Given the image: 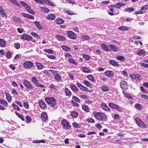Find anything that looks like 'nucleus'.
<instances>
[{"label": "nucleus", "instance_id": "603ef678", "mask_svg": "<svg viewBox=\"0 0 148 148\" xmlns=\"http://www.w3.org/2000/svg\"><path fill=\"white\" fill-rule=\"evenodd\" d=\"M12 107L15 110L18 111H19L20 110V108L15 104L13 103L12 104Z\"/></svg>", "mask_w": 148, "mask_h": 148}, {"label": "nucleus", "instance_id": "69168bd1", "mask_svg": "<svg viewBox=\"0 0 148 148\" xmlns=\"http://www.w3.org/2000/svg\"><path fill=\"white\" fill-rule=\"evenodd\" d=\"M148 8V5H145L143 7H142L141 8V10H146Z\"/></svg>", "mask_w": 148, "mask_h": 148}, {"label": "nucleus", "instance_id": "5fc2aeb1", "mask_svg": "<svg viewBox=\"0 0 148 148\" xmlns=\"http://www.w3.org/2000/svg\"><path fill=\"white\" fill-rule=\"evenodd\" d=\"M72 99L78 103H79L80 101V100H79V99L77 97L73 96V97Z\"/></svg>", "mask_w": 148, "mask_h": 148}, {"label": "nucleus", "instance_id": "f8f14e48", "mask_svg": "<svg viewBox=\"0 0 148 148\" xmlns=\"http://www.w3.org/2000/svg\"><path fill=\"white\" fill-rule=\"evenodd\" d=\"M120 86L121 88L123 90L127 89L128 85L127 82L124 80H122L120 83Z\"/></svg>", "mask_w": 148, "mask_h": 148}, {"label": "nucleus", "instance_id": "ddd939ff", "mask_svg": "<svg viewBox=\"0 0 148 148\" xmlns=\"http://www.w3.org/2000/svg\"><path fill=\"white\" fill-rule=\"evenodd\" d=\"M108 51L112 50L113 51H117L118 50V49L116 47L111 45H110L108 46Z\"/></svg>", "mask_w": 148, "mask_h": 148}, {"label": "nucleus", "instance_id": "052dcab7", "mask_svg": "<svg viewBox=\"0 0 148 148\" xmlns=\"http://www.w3.org/2000/svg\"><path fill=\"white\" fill-rule=\"evenodd\" d=\"M134 9L133 8H129L126 9V11H127L133 12L134 11Z\"/></svg>", "mask_w": 148, "mask_h": 148}, {"label": "nucleus", "instance_id": "7c9ffc66", "mask_svg": "<svg viewBox=\"0 0 148 148\" xmlns=\"http://www.w3.org/2000/svg\"><path fill=\"white\" fill-rule=\"evenodd\" d=\"M101 46L103 50L108 51V46H107L103 43L101 44Z\"/></svg>", "mask_w": 148, "mask_h": 148}, {"label": "nucleus", "instance_id": "f257e3e1", "mask_svg": "<svg viewBox=\"0 0 148 148\" xmlns=\"http://www.w3.org/2000/svg\"><path fill=\"white\" fill-rule=\"evenodd\" d=\"M95 118L100 121H106L107 120V116L104 113L101 112H96L95 111L93 112Z\"/></svg>", "mask_w": 148, "mask_h": 148}, {"label": "nucleus", "instance_id": "09e8293b", "mask_svg": "<svg viewBox=\"0 0 148 148\" xmlns=\"http://www.w3.org/2000/svg\"><path fill=\"white\" fill-rule=\"evenodd\" d=\"M44 51H45L47 53L51 54H52L54 52V51L53 50L50 49H45L44 50Z\"/></svg>", "mask_w": 148, "mask_h": 148}, {"label": "nucleus", "instance_id": "f704fd0d", "mask_svg": "<svg viewBox=\"0 0 148 148\" xmlns=\"http://www.w3.org/2000/svg\"><path fill=\"white\" fill-rule=\"evenodd\" d=\"M13 20L15 22L18 23H20L21 21V18H17L16 16H14L13 18Z\"/></svg>", "mask_w": 148, "mask_h": 148}, {"label": "nucleus", "instance_id": "4c0bfd02", "mask_svg": "<svg viewBox=\"0 0 148 148\" xmlns=\"http://www.w3.org/2000/svg\"><path fill=\"white\" fill-rule=\"evenodd\" d=\"M71 115L72 117L74 118H76L77 117L78 114L77 112L73 111L71 113Z\"/></svg>", "mask_w": 148, "mask_h": 148}, {"label": "nucleus", "instance_id": "f3484780", "mask_svg": "<svg viewBox=\"0 0 148 148\" xmlns=\"http://www.w3.org/2000/svg\"><path fill=\"white\" fill-rule=\"evenodd\" d=\"M39 104L40 106L42 108L45 109L46 107V104L43 101H40Z\"/></svg>", "mask_w": 148, "mask_h": 148}, {"label": "nucleus", "instance_id": "3c124183", "mask_svg": "<svg viewBox=\"0 0 148 148\" xmlns=\"http://www.w3.org/2000/svg\"><path fill=\"white\" fill-rule=\"evenodd\" d=\"M119 29L120 30L127 31L128 30V28L125 26H122L119 27Z\"/></svg>", "mask_w": 148, "mask_h": 148}, {"label": "nucleus", "instance_id": "4468645a", "mask_svg": "<svg viewBox=\"0 0 148 148\" xmlns=\"http://www.w3.org/2000/svg\"><path fill=\"white\" fill-rule=\"evenodd\" d=\"M41 118L42 119V121H46L48 119L46 113L45 112H42L41 115Z\"/></svg>", "mask_w": 148, "mask_h": 148}, {"label": "nucleus", "instance_id": "864d4df0", "mask_svg": "<svg viewBox=\"0 0 148 148\" xmlns=\"http://www.w3.org/2000/svg\"><path fill=\"white\" fill-rule=\"evenodd\" d=\"M82 90H83L84 91H88V89L86 88V87L83 86L82 85V87L80 88Z\"/></svg>", "mask_w": 148, "mask_h": 148}, {"label": "nucleus", "instance_id": "c756f323", "mask_svg": "<svg viewBox=\"0 0 148 148\" xmlns=\"http://www.w3.org/2000/svg\"><path fill=\"white\" fill-rule=\"evenodd\" d=\"M34 23L36 25L37 28L38 29H42V27L39 22L37 21H35L34 22Z\"/></svg>", "mask_w": 148, "mask_h": 148}, {"label": "nucleus", "instance_id": "a19ab883", "mask_svg": "<svg viewBox=\"0 0 148 148\" xmlns=\"http://www.w3.org/2000/svg\"><path fill=\"white\" fill-rule=\"evenodd\" d=\"M116 58L121 61H124L125 60V58L123 56H117Z\"/></svg>", "mask_w": 148, "mask_h": 148}, {"label": "nucleus", "instance_id": "20e7f679", "mask_svg": "<svg viewBox=\"0 0 148 148\" xmlns=\"http://www.w3.org/2000/svg\"><path fill=\"white\" fill-rule=\"evenodd\" d=\"M23 66L25 68L30 69L34 66V65L32 62L28 61L24 63Z\"/></svg>", "mask_w": 148, "mask_h": 148}, {"label": "nucleus", "instance_id": "412c9836", "mask_svg": "<svg viewBox=\"0 0 148 148\" xmlns=\"http://www.w3.org/2000/svg\"><path fill=\"white\" fill-rule=\"evenodd\" d=\"M109 63L112 65L114 66H119V64H118L117 62H116L115 61L113 60H110L109 61Z\"/></svg>", "mask_w": 148, "mask_h": 148}, {"label": "nucleus", "instance_id": "cd10ccee", "mask_svg": "<svg viewBox=\"0 0 148 148\" xmlns=\"http://www.w3.org/2000/svg\"><path fill=\"white\" fill-rule=\"evenodd\" d=\"M56 23L58 24H62L64 22V20L61 18L57 19L56 20Z\"/></svg>", "mask_w": 148, "mask_h": 148}, {"label": "nucleus", "instance_id": "2eb2a0df", "mask_svg": "<svg viewBox=\"0 0 148 148\" xmlns=\"http://www.w3.org/2000/svg\"><path fill=\"white\" fill-rule=\"evenodd\" d=\"M101 108L107 111H110V109L105 103H101Z\"/></svg>", "mask_w": 148, "mask_h": 148}, {"label": "nucleus", "instance_id": "c03bdc74", "mask_svg": "<svg viewBox=\"0 0 148 148\" xmlns=\"http://www.w3.org/2000/svg\"><path fill=\"white\" fill-rule=\"evenodd\" d=\"M15 114L20 118L21 119L22 121H24V119L23 116L22 115L17 112H15Z\"/></svg>", "mask_w": 148, "mask_h": 148}, {"label": "nucleus", "instance_id": "6e6552de", "mask_svg": "<svg viewBox=\"0 0 148 148\" xmlns=\"http://www.w3.org/2000/svg\"><path fill=\"white\" fill-rule=\"evenodd\" d=\"M21 39H24L27 41H31L33 38L31 36L26 34H24L21 35Z\"/></svg>", "mask_w": 148, "mask_h": 148}, {"label": "nucleus", "instance_id": "680f3d73", "mask_svg": "<svg viewBox=\"0 0 148 148\" xmlns=\"http://www.w3.org/2000/svg\"><path fill=\"white\" fill-rule=\"evenodd\" d=\"M11 53L10 52H8L6 53V57L8 58H10L11 57Z\"/></svg>", "mask_w": 148, "mask_h": 148}, {"label": "nucleus", "instance_id": "aec40b11", "mask_svg": "<svg viewBox=\"0 0 148 148\" xmlns=\"http://www.w3.org/2000/svg\"><path fill=\"white\" fill-rule=\"evenodd\" d=\"M65 92L66 95L67 96H70L71 95V93L70 90L67 88L65 89Z\"/></svg>", "mask_w": 148, "mask_h": 148}, {"label": "nucleus", "instance_id": "72a5a7b5", "mask_svg": "<svg viewBox=\"0 0 148 148\" xmlns=\"http://www.w3.org/2000/svg\"><path fill=\"white\" fill-rule=\"evenodd\" d=\"M57 38L59 40L62 41H64L65 40L66 38L64 36L58 35L56 36Z\"/></svg>", "mask_w": 148, "mask_h": 148}, {"label": "nucleus", "instance_id": "49530a36", "mask_svg": "<svg viewBox=\"0 0 148 148\" xmlns=\"http://www.w3.org/2000/svg\"><path fill=\"white\" fill-rule=\"evenodd\" d=\"M135 107L138 110H141L142 108V106L139 104H136L135 105Z\"/></svg>", "mask_w": 148, "mask_h": 148}, {"label": "nucleus", "instance_id": "9b49d317", "mask_svg": "<svg viewBox=\"0 0 148 148\" xmlns=\"http://www.w3.org/2000/svg\"><path fill=\"white\" fill-rule=\"evenodd\" d=\"M67 34L68 36L70 38L73 39H76V38L75 34L73 32L71 31H69L67 32Z\"/></svg>", "mask_w": 148, "mask_h": 148}, {"label": "nucleus", "instance_id": "f03ea898", "mask_svg": "<svg viewBox=\"0 0 148 148\" xmlns=\"http://www.w3.org/2000/svg\"><path fill=\"white\" fill-rule=\"evenodd\" d=\"M45 100L47 103L52 107H54L56 104V101L54 97H46Z\"/></svg>", "mask_w": 148, "mask_h": 148}, {"label": "nucleus", "instance_id": "0e129e2a", "mask_svg": "<svg viewBox=\"0 0 148 148\" xmlns=\"http://www.w3.org/2000/svg\"><path fill=\"white\" fill-rule=\"evenodd\" d=\"M119 117L120 116L118 114H115L114 115V118L115 120H119Z\"/></svg>", "mask_w": 148, "mask_h": 148}, {"label": "nucleus", "instance_id": "a878e982", "mask_svg": "<svg viewBox=\"0 0 148 148\" xmlns=\"http://www.w3.org/2000/svg\"><path fill=\"white\" fill-rule=\"evenodd\" d=\"M71 89L74 91L78 92V89L74 85L71 84Z\"/></svg>", "mask_w": 148, "mask_h": 148}, {"label": "nucleus", "instance_id": "6ab92c4d", "mask_svg": "<svg viewBox=\"0 0 148 148\" xmlns=\"http://www.w3.org/2000/svg\"><path fill=\"white\" fill-rule=\"evenodd\" d=\"M105 74L108 77H111L113 75V73L111 71H108L105 72Z\"/></svg>", "mask_w": 148, "mask_h": 148}, {"label": "nucleus", "instance_id": "b1692460", "mask_svg": "<svg viewBox=\"0 0 148 148\" xmlns=\"http://www.w3.org/2000/svg\"><path fill=\"white\" fill-rule=\"evenodd\" d=\"M82 71L86 73H89L91 72L90 70L85 67H83L82 68Z\"/></svg>", "mask_w": 148, "mask_h": 148}, {"label": "nucleus", "instance_id": "2f4dec72", "mask_svg": "<svg viewBox=\"0 0 148 148\" xmlns=\"http://www.w3.org/2000/svg\"><path fill=\"white\" fill-rule=\"evenodd\" d=\"M125 4L122 3H118L116 4V8H119L120 7L123 6L125 5Z\"/></svg>", "mask_w": 148, "mask_h": 148}, {"label": "nucleus", "instance_id": "7ed1b4c3", "mask_svg": "<svg viewBox=\"0 0 148 148\" xmlns=\"http://www.w3.org/2000/svg\"><path fill=\"white\" fill-rule=\"evenodd\" d=\"M50 71L53 74L56 80L58 82L60 81L61 79V77L60 74L58 73V71L52 69L50 70Z\"/></svg>", "mask_w": 148, "mask_h": 148}, {"label": "nucleus", "instance_id": "c9c22d12", "mask_svg": "<svg viewBox=\"0 0 148 148\" xmlns=\"http://www.w3.org/2000/svg\"><path fill=\"white\" fill-rule=\"evenodd\" d=\"M20 3L21 5L25 7L26 9H27V8H29V5L24 2L23 1H21Z\"/></svg>", "mask_w": 148, "mask_h": 148}, {"label": "nucleus", "instance_id": "bf43d9fd", "mask_svg": "<svg viewBox=\"0 0 148 148\" xmlns=\"http://www.w3.org/2000/svg\"><path fill=\"white\" fill-rule=\"evenodd\" d=\"M140 64L141 66H144L146 68H148V64H147L143 62H140Z\"/></svg>", "mask_w": 148, "mask_h": 148}, {"label": "nucleus", "instance_id": "79ce46f5", "mask_svg": "<svg viewBox=\"0 0 148 148\" xmlns=\"http://www.w3.org/2000/svg\"><path fill=\"white\" fill-rule=\"evenodd\" d=\"M84 84L86 86L89 87H91L92 85L89 82L86 81H84Z\"/></svg>", "mask_w": 148, "mask_h": 148}, {"label": "nucleus", "instance_id": "a18cd8bd", "mask_svg": "<svg viewBox=\"0 0 148 148\" xmlns=\"http://www.w3.org/2000/svg\"><path fill=\"white\" fill-rule=\"evenodd\" d=\"M26 10H27L28 12L29 13L32 14H34V12L32 9L30 8L29 6V8H27V9Z\"/></svg>", "mask_w": 148, "mask_h": 148}, {"label": "nucleus", "instance_id": "a211bd4d", "mask_svg": "<svg viewBox=\"0 0 148 148\" xmlns=\"http://www.w3.org/2000/svg\"><path fill=\"white\" fill-rule=\"evenodd\" d=\"M145 53L146 52L145 50L142 49H140L137 52V53L138 55L140 56L145 55Z\"/></svg>", "mask_w": 148, "mask_h": 148}, {"label": "nucleus", "instance_id": "1a4fd4ad", "mask_svg": "<svg viewBox=\"0 0 148 148\" xmlns=\"http://www.w3.org/2000/svg\"><path fill=\"white\" fill-rule=\"evenodd\" d=\"M135 121L138 125L142 128L144 127L145 125L143 122L139 118L136 117L135 118Z\"/></svg>", "mask_w": 148, "mask_h": 148}, {"label": "nucleus", "instance_id": "5701e85b", "mask_svg": "<svg viewBox=\"0 0 148 148\" xmlns=\"http://www.w3.org/2000/svg\"><path fill=\"white\" fill-rule=\"evenodd\" d=\"M56 16L54 14H51L48 15L47 18L48 19L53 20L55 18Z\"/></svg>", "mask_w": 148, "mask_h": 148}, {"label": "nucleus", "instance_id": "e2e57ef3", "mask_svg": "<svg viewBox=\"0 0 148 148\" xmlns=\"http://www.w3.org/2000/svg\"><path fill=\"white\" fill-rule=\"evenodd\" d=\"M83 58L86 60H88L89 59V56L86 55H83Z\"/></svg>", "mask_w": 148, "mask_h": 148}, {"label": "nucleus", "instance_id": "13d9d810", "mask_svg": "<svg viewBox=\"0 0 148 148\" xmlns=\"http://www.w3.org/2000/svg\"><path fill=\"white\" fill-rule=\"evenodd\" d=\"M15 47L17 49H19L20 46V44L19 43H15L14 44Z\"/></svg>", "mask_w": 148, "mask_h": 148}, {"label": "nucleus", "instance_id": "de8ad7c7", "mask_svg": "<svg viewBox=\"0 0 148 148\" xmlns=\"http://www.w3.org/2000/svg\"><path fill=\"white\" fill-rule=\"evenodd\" d=\"M81 38L83 40H87L90 39L89 37L87 35H84Z\"/></svg>", "mask_w": 148, "mask_h": 148}, {"label": "nucleus", "instance_id": "bb28decb", "mask_svg": "<svg viewBox=\"0 0 148 148\" xmlns=\"http://www.w3.org/2000/svg\"><path fill=\"white\" fill-rule=\"evenodd\" d=\"M6 42L3 39H0V46L3 47L5 45Z\"/></svg>", "mask_w": 148, "mask_h": 148}, {"label": "nucleus", "instance_id": "338daca9", "mask_svg": "<svg viewBox=\"0 0 148 148\" xmlns=\"http://www.w3.org/2000/svg\"><path fill=\"white\" fill-rule=\"evenodd\" d=\"M1 103L3 104L4 106H7L8 105L7 102L6 101L3 100H2Z\"/></svg>", "mask_w": 148, "mask_h": 148}, {"label": "nucleus", "instance_id": "8fccbe9b", "mask_svg": "<svg viewBox=\"0 0 148 148\" xmlns=\"http://www.w3.org/2000/svg\"><path fill=\"white\" fill-rule=\"evenodd\" d=\"M62 49L66 51H68L70 49V48L66 45H63L62 46Z\"/></svg>", "mask_w": 148, "mask_h": 148}, {"label": "nucleus", "instance_id": "0eeeda50", "mask_svg": "<svg viewBox=\"0 0 148 148\" xmlns=\"http://www.w3.org/2000/svg\"><path fill=\"white\" fill-rule=\"evenodd\" d=\"M23 84L24 86L28 89L31 90H33L34 88L31 83L27 80L24 81Z\"/></svg>", "mask_w": 148, "mask_h": 148}, {"label": "nucleus", "instance_id": "473e14b6", "mask_svg": "<svg viewBox=\"0 0 148 148\" xmlns=\"http://www.w3.org/2000/svg\"><path fill=\"white\" fill-rule=\"evenodd\" d=\"M36 2L42 4L47 2V0H34Z\"/></svg>", "mask_w": 148, "mask_h": 148}, {"label": "nucleus", "instance_id": "774afa93", "mask_svg": "<svg viewBox=\"0 0 148 148\" xmlns=\"http://www.w3.org/2000/svg\"><path fill=\"white\" fill-rule=\"evenodd\" d=\"M0 13L3 17L6 16L5 11L3 10L1 11Z\"/></svg>", "mask_w": 148, "mask_h": 148}, {"label": "nucleus", "instance_id": "393cba45", "mask_svg": "<svg viewBox=\"0 0 148 148\" xmlns=\"http://www.w3.org/2000/svg\"><path fill=\"white\" fill-rule=\"evenodd\" d=\"M82 109L86 112H88L89 111V108L88 107L85 105H84L82 106Z\"/></svg>", "mask_w": 148, "mask_h": 148}, {"label": "nucleus", "instance_id": "423d86ee", "mask_svg": "<svg viewBox=\"0 0 148 148\" xmlns=\"http://www.w3.org/2000/svg\"><path fill=\"white\" fill-rule=\"evenodd\" d=\"M108 106L110 107L112 109H115L118 111H121V109L120 107L117 105L116 104L114 103H110L108 104Z\"/></svg>", "mask_w": 148, "mask_h": 148}, {"label": "nucleus", "instance_id": "dca6fc26", "mask_svg": "<svg viewBox=\"0 0 148 148\" xmlns=\"http://www.w3.org/2000/svg\"><path fill=\"white\" fill-rule=\"evenodd\" d=\"M21 14L23 16L25 17L30 18L32 19H33L34 18V16L32 15H29L28 14H27L24 12H21Z\"/></svg>", "mask_w": 148, "mask_h": 148}, {"label": "nucleus", "instance_id": "e433bc0d", "mask_svg": "<svg viewBox=\"0 0 148 148\" xmlns=\"http://www.w3.org/2000/svg\"><path fill=\"white\" fill-rule=\"evenodd\" d=\"M6 99L8 101V102H9L11 100V96L8 93H6Z\"/></svg>", "mask_w": 148, "mask_h": 148}, {"label": "nucleus", "instance_id": "4d7b16f0", "mask_svg": "<svg viewBox=\"0 0 148 148\" xmlns=\"http://www.w3.org/2000/svg\"><path fill=\"white\" fill-rule=\"evenodd\" d=\"M31 35L33 36L34 37H36L37 38H39V36L38 34L36 33H34V32H32L31 33Z\"/></svg>", "mask_w": 148, "mask_h": 148}, {"label": "nucleus", "instance_id": "9d476101", "mask_svg": "<svg viewBox=\"0 0 148 148\" xmlns=\"http://www.w3.org/2000/svg\"><path fill=\"white\" fill-rule=\"evenodd\" d=\"M61 124L64 128L66 129H68L71 126L69 124L65 119L62 120Z\"/></svg>", "mask_w": 148, "mask_h": 148}, {"label": "nucleus", "instance_id": "ea45409f", "mask_svg": "<svg viewBox=\"0 0 148 148\" xmlns=\"http://www.w3.org/2000/svg\"><path fill=\"white\" fill-rule=\"evenodd\" d=\"M42 10L43 12H45L48 13L49 12V10L47 8L42 7H41Z\"/></svg>", "mask_w": 148, "mask_h": 148}, {"label": "nucleus", "instance_id": "6e6d98bb", "mask_svg": "<svg viewBox=\"0 0 148 148\" xmlns=\"http://www.w3.org/2000/svg\"><path fill=\"white\" fill-rule=\"evenodd\" d=\"M47 4L51 6H55V5L53 4L52 3L50 2L49 1L47 0Z\"/></svg>", "mask_w": 148, "mask_h": 148}, {"label": "nucleus", "instance_id": "39448f33", "mask_svg": "<svg viewBox=\"0 0 148 148\" xmlns=\"http://www.w3.org/2000/svg\"><path fill=\"white\" fill-rule=\"evenodd\" d=\"M33 82L35 84L36 87H40L41 88H44V85L39 84L38 82V81L35 77H33L31 79Z\"/></svg>", "mask_w": 148, "mask_h": 148}, {"label": "nucleus", "instance_id": "58836bf2", "mask_svg": "<svg viewBox=\"0 0 148 148\" xmlns=\"http://www.w3.org/2000/svg\"><path fill=\"white\" fill-rule=\"evenodd\" d=\"M87 77L89 80L92 82H93L94 80V79L93 76L91 75H88Z\"/></svg>", "mask_w": 148, "mask_h": 148}, {"label": "nucleus", "instance_id": "c85d7f7f", "mask_svg": "<svg viewBox=\"0 0 148 148\" xmlns=\"http://www.w3.org/2000/svg\"><path fill=\"white\" fill-rule=\"evenodd\" d=\"M36 65L38 69H41L43 67V65L40 63L36 62Z\"/></svg>", "mask_w": 148, "mask_h": 148}, {"label": "nucleus", "instance_id": "4be33fe9", "mask_svg": "<svg viewBox=\"0 0 148 148\" xmlns=\"http://www.w3.org/2000/svg\"><path fill=\"white\" fill-rule=\"evenodd\" d=\"M101 90L103 91H107L109 90L108 87L106 85L102 86L101 87Z\"/></svg>", "mask_w": 148, "mask_h": 148}, {"label": "nucleus", "instance_id": "37998d69", "mask_svg": "<svg viewBox=\"0 0 148 148\" xmlns=\"http://www.w3.org/2000/svg\"><path fill=\"white\" fill-rule=\"evenodd\" d=\"M133 78H134L135 79H140L141 77L140 75L139 74H136L135 75L133 76Z\"/></svg>", "mask_w": 148, "mask_h": 148}]
</instances>
